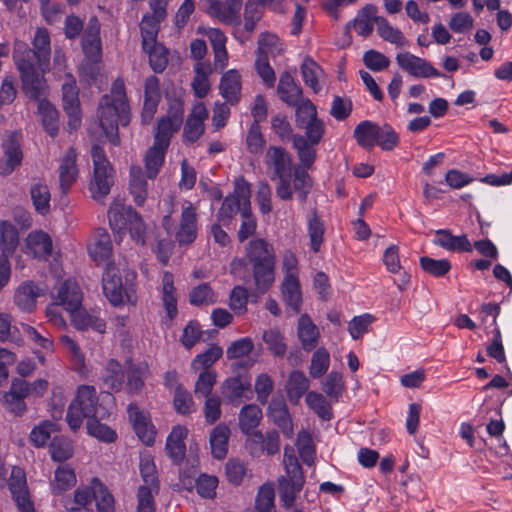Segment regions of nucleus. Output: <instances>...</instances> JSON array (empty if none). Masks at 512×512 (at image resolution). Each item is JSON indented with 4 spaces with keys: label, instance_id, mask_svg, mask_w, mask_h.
Masks as SVG:
<instances>
[{
    "label": "nucleus",
    "instance_id": "f257e3e1",
    "mask_svg": "<svg viewBox=\"0 0 512 512\" xmlns=\"http://www.w3.org/2000/svg\"><path fill=\"white\" fill-rule=\"evenodd\" d=\"M97 115L100 126L109 142L115 146L119 145L118 127L119 125L127 126L131 118L130 105L123 79L117 78L111 86L110 93L101 97Z\"/></svg>",
    "mask_w": 512,
    "mask_h": 512
},
{
    "label": "nucleus",
    "instance_id": "f03ea898",
    "mask_svg": "<svg viewBox=\"0 0 512 512\" xmlns=\"http://www.w3.org/2000/svg\"><path fill=\"white\" fill-rule=\"evenodd\" d=\"M264 162L272 181H277L276 194L285 201L292 199V157L280 146H270L266 150Z\"/></svg>",
    "mask_w": 512,
    "mask_h": 512
},
{
    "label": "nucleus",
    "instance_id": "7ed1b4c3",
    "mask_svg": "<svg viewBox=\"0 0 512 512\" xmlns=\"http://www.w3.org/2000/svg\"><path fill=\"white\" fill-rule=\"evenodd\" d=\"M108 410L98 402L96 389L93 386L83 385L78 388L75 399L71 402L66 415V421L73 431H77L83 422L96 418H107Z\"/></svg>",
    "mask_w": 512,
    "mask_h": 512
},
{
    "label": "nucleus",
    "instance_id": "20e7f679",
    "mask_svg": "<svg viewBox=\"0 0 512 512\" xmlns=\"http://www.w3.org/2000/svg\"><path fill=\"white\" fill-rule=\"evenodd\" d=\"M283 464L285 475L278 479V494L283 506L291 508L305 484V477L302 467L290 447L285 448Z\"/></svg>",
    "mask_w": 512,
    "mask_h": 512
},
{
    "label": "nucleus",
    "instance_id": "39448f33",
    "mask_svg": "<svg viewBox=\"0 0 512 512\" xmlns=\"http://www.w3.org/2000/svg\"><path fill=\"white\" fill-rule=\"evenodd\" d=\"M91 156L94 171L89 189L94 200L102 201L110 193L111 187L114 183L113 169L103 148L99 145L95 144L92 146Z\"/></svg>",
    "mask_w": 512,
    "mask_h": 512
},
{
    "label": "nucleus",
    "instance_id": "423d86ee",
    "mask_svg": "<svg viewBox=\"0 0 512 512\" xmlns=\"http://www.w3.org/2000/svg\"><path fill=\"white\" fill-rule=\"evenodd\" d=\"M33 48L19 45L14 51V61L24 60L27 63L36 64L42 70L50 68L51 46L50 35L46 28H38L32 41Z\"/></svg>",
    "mask_w": 512,
    "mask_h": 512
},
{
    "label": "nucleus",
    "instance_id": "0eeeda50",
    "mask_svg": "<svg viewBox=\"0 0 512 512\" xmlns=\"http://www.w3.org/2000/svg\"><path fill=\"white\" fill-rule=\"evenodd\" d=\"M20 74L21 89L25 96L32 101L46 99L48 85L44 77L49 69H41L36 64L27 63L24 60L15 62Z\"/></svg>",
    "mask_w": 512,
    "mask_h": 512
},
{
    "label": "nucleus",
    "instance_id": "6e6552de",
    "mask_svg": "<svg viewBox=\"0 0 512 512\" xmlns=\"http://www.w3.org/2000/svg\"><path fill=\"white\" fill-rule=\"evenodd\" d=\"M250 206V188L242 179L241 182H236L234 192L225 197L217 213V219L227 225L238 212L241 215L243 209Z\"/></svg>",
    "mask_w": 512,
    "mask_h": 512
},
{
    "label": "nucleus",
    "instance_id": "1a4fd4ad",
    "mask_svg": "<svg viewBox=\"0 0 512 512\" xmlns=\"http://www.w3.org/2000/svg\"><path fill=\"white\" fill-rule=\"evenodd\" d=\"M63 109L68 117V127L71 131L76 130L81 125V109L79 101V90L75 79L67 76V81L62 85Z\"/></svg>",
    "mask_w": 512,
    "mask_h": 512
},
{
    "label": "nucleus",
    "instance_id": "9d476101",
    "mask_svg": "<svg viewBox=\"0 0 512 512\" xmlns=\"http://www.w3.org/2000/svg\"><path fill=\"white\" fill-rule=\"evenodd\" d=\"M396 62L403 71L416 78L443 76L430 62L410 52L398 53Z\"/></svg>",
    "mask_w": 512,
    "mask_h": 512
},
{
    "label": "nucleus",
    "instance_id": "9b49d317",
    "mask_svg": "<svg viewBox=\"0 0 512 512\" xmlns=\"http://www.w3.org/2000/svg\"><path fill=\"white\" fill-rule=\"evenodd\" d=\"M26 397L27 385L24 383V379L15 378L12 380L10 390L3 393L0 401L7 412L16 417H21L27 410Z\"/></svg>",
    "mask_w": 512,
    "mask_h": 512
},
{
    "label": "nucleus",
    "instance_id": "f8f14e48",
    "mask_svg": "<svg viewBox=\"0 0 512 512\" xmlns=\"http://www.w3.org/2000/svg\"><path fill=\"white\" fill-rule=\"evenodd\" d=\"M267 416L281 429L284 436L287 438L293 436L292 419L283 395H275L272 397L268 405Z\"/></svg>",
    "mask_w": 512,
    "mask_h": 512
},
{
    "label": "nucleus",
    "instance_id": "ddd939ff",
    "mask_svg": "<svg viewBox=\"0 0 512 512\" xmlns=\"http://www.w3.org/2000/svg\"><path fill=\"white\" fill-rule=\"evenodd\" d=\"M197 213L195 207L188 203L183 208L179 226L175 229V240L179 245H189L197 238Z\"/></svg>",
    "mask_w": 512,
    "mask_h": 512
},
{
    "label": "nucleus",
    "instance_id": "4468645a",
    "mask_svg": "<svg viewBox=\"0 0 512 512\" xmlns=\"http://www.w3.org/2000/svg\"><path fill=\"white\" fill-rule=\"evenodd\" d=\"M102 287L105 296L113 305H119L123 302L124 287L119 270L114 263L106 264L102 276Z\"/></svg>",
    "mask_w": 512,
    "mask_h": 512
},
{
    "label": "nucleus",
    "instance_id": "2eb2a0df",
    "mask_svg": "<svg viewBox=\"0 0 512 512\" xmlns=\"http://www.w3.org/2000/svg\"><path fill=\"white\" fill-rule=\"evenodd\" d=\"M208 117V111L202 102L195 104L189 114L183 129L185 142L194 143L204 133V121Z\"/></svg>",
    "mask_w": 512,
    "mask_h": 512
},
{
    "label": "nucleus",
    "instance_id": "dca6fc26",
    "mask_svg": "<svg viewBox=\"0 0 512 512\" xmlns=\"http://www.w3.org/2000/svg\"><path fill=\"white\" fill-rule=\"evenodd\" d=\"M9 489L20 512H35L29 497L26 478L21 469H13Z\"/></svg>",
    "mask_w": 512,
    "mask_h": 512
},
{
    "label": "nucleus",
    "instance_id": "f3484780",
    "mask_svg": "<svg viewBox=\"0 0 512 512\" xmlns=\"http://www.w3.org/2000/svg\"><path fill=\"white\" fill-rule=\"evenodd\" d=\"M150 371L146 362L133 363L129 361L126 366L125 391L129 395H138L145 387V381L149 377Z\"/></svg>",
    "mask_w": 512,
    "mask_h": 512
},
{
    "label": "nucleus",
    "instance_id": "a211bd4d",
    "mask_svg": "<svg viewBox=\"0 0 512 512\" xmlns=\"http://www.w3.org/2000/svg\"><path fill=\"white\" fill-rule=\"evenodd\" d=\"M54 300L67 312H74L81 307L83 293L80 286L75 281L66 280L58 288Z\"/></svg>",
    "mask_w": 512,
    "mask_h": 512
},
{
    "label": "nucleus",
    "instance_id": "6ab92c4d",
    "mask_svg": "<svg viewBox=\"0 0 512 512\" xmlns=\"http://www.w3.org/2000/svg\"><path fill=\"white\" fill-rule=\"evenodd\" d=\"M77 153L70 147L61 160L59 166V186L63 194H66L75 183L79 170L76 165Z\"/></svg>",
    "mask_w": 512,
    "mask_h": 512
},
{
    "label": "nucleus",
    "instance_id": "aec40b11",
    "mask_svg": "<svg viewBox=\"0 0 512 512\" xmlns=\"http://www.w3.org/2000/svg\"><path fill=\"white\" fill-rule=\"evenodd\" d=\"M246 257L252 266L276 263V255L273 246L261 238L248 243L246 247Z\"/></svg>",
    "mask_w": 512,
    "mask_h": 512
},
{
    "label": "nucleus",
    "instance_id": "412c9836",
    "mask_svg": "<svg viewBox=\"0 0 512 512\" xmlns=\"http://www.w3.org/2000/svg\"><path fill=\"white\" fill-rule=\"evenodd\" d=\"M188 435V429L184 426L173 427L167 437L165 449L174 464L179 465L186 455V445L184 440Z\"/></svg>",
    "mask_w": 512,
    "mask_h": 512
},
{
    "label": "nucleus",
    "instance_id": "4be33fe9",
    "mask_svg": "<svg viewBox=\"0 0 512 512\" xmlns=\"http://www.w3.org/2000/svg\"><path fill=\"white\" fill-rule=\"evenodd\" d=\"M4 156L0 159V175L8 176L23 160V152L19 142L13 137L3 143Z\"/></svg>",
    "mask_w": 512,
    "mask_h": 512
},
{
    "label": "nucleus",
    "instance_id": "5701e85b",
    "mask_svg": "<svg viewBox=\"0 0 512 512\" xmlns=\"http://www.w3.org/2000/svg\"><path fill=\"white\" fill-rule=\"evenodd\" d=\"M90 257L99 265L109 263L113 253L112 241L109 233L105 229H97L94 241L88 248Z\"/></svg>",
    "mask_w": 512,
    "mask_h": 512
},
{
    "label": "nucleus",
    "instance_id": "b1692460",
    "mask_svg": "<svg viewBox=\"0 0 512 512\" xmlns=\"http://www.w3.org/2000/svg\"><path fill=\"white\" fill-rule=\"evenodd\" d=\"M297 336L305 351L310 352L317 347L320 332L309 315L302 314L300 316L297 325Z\"/></svg>",
    "mask_w": 512,
    "mask_h": 512
},
{
    "label": "nucleus",
    "instance_id": "393cba45",
    "mask_svg": "<svg viewBox=\"0 0 512 512\" xmlns=\"http://www.w3.org/2000/svg\"><path fill=\"white\" fill-rule=\"evenodd\" d=\"M30 197L35 211L43 216L50 212L51 193L43 178H34L30 186Z\"/></svg>",
    "mask_w": 512,
    "mask_h": 512
},
{
    "label": "nucleus",
    "instance_id": "a878e982",
    "mask_svg": "<svg viewBox=\"0 0 512 512\" xmlns=\"http://www.w3.org/2000/svg\"><path fill=\"white\" fill-rule=\"evenodd\" d=\"M202 2L205 12L223 23L231 24L238 19L240 7L232 6V2L226 1V4L219 0H202Z\"/></svg>",
    "mask_w": 512,
    "mask_h": 512
},
{
    "label": "nucleus",
    "instance_id": "bb28decb",
    "mask_svg": "<svg viewBox=\"0 0 512 512\" xmlns=\"http://www.w3.org/2000/svg\"><path fill=\"white\" fill-rule=\"evenodd\" d=\"M438 236L434 244L452 252H471L473 246L465 234L454 236L449 230L440 229L436 231Z\"/></svg>",
    "mask_w": 512,
    "mask_h": 512
},
{
    "label": "nucleus",
    "instance_id": "cd10ccee",
    "mask_svg": "<svg viewBox=\"0 0 512 512\" xmlns=\"http://www.w3.org/2000/svg\"><path fill=\"white\" fill-rule=\"evenodd\" d=\"M123 372L122 365L116 359H109L101 373V381L103 385L113 392H120L123 388Z\"/></svg>",
    "mask_w": 512,
    "mask_h": 512
},
{
    "label": "nucleus",
    "instance_id": "c85d7f7f",
    "mask_svg": "<svg viewBox=\"0 0 512 512\" xmlns=\"http://www.w3.org/2000/svg\"><path fill=\"white\" fill-rule=\"evenodd\" d=\"M162 301L167 317L175 319L178 314L176 288L173 274L169 271H165L162 277Z\"/></svg>",
    "mask_w": 512,
    "mask_h": 512
},
{
    "label": "nucleus",
    "instance_id": "c756f323",
    "mask_svg": "<svg viewBox=\"0 0 512 512\" xmlns=\"http://www.w3.org/2000/svg\"><path fill=\"white\" fill-rule=\"evenodd\" d=\"M277 92L287 105H297L302 96V89L298 86L292 75L285 71L281 74Z\"/></svg>",
    "mask_w": 512,
    "mask_h": 512
},
{
    "label": "nucleus",
    "instance_id": "7c9ffc66",
    "mask_svg": "<svg viewBox=\"0 0 512 512\" xmlns=\"http://www.w3.org/2000/svg\"><path fill=\"white\" fill-rule=\"evenodd\" d=\"M282 294L285 303L293 310L299 313L302 304V293L297 275H289L284 277L282 283Z\"/></svg>",
    "mask_w": 512,
    "mask_h": 512
},
{
    "label": "nucleus",
    "instance_id": "2f4dec72",
    "mask_svg": "<svg viewBox=\"0 0 512 512\" xmlns=\"http://www.w3.org/2000/svg\"><path fill=\"white\" fill-rule=\"evenodd\" d=\"M182 123L181 115H174L171 118H161L156 127L154 144L168 148L171 137Z\"/></svg>",
    "mask_w": 512,
    "mask_h": 512
},
{
    "label": "nucleus",
    "instance_id": "473e14b6",
    "mask_svg": "<svg viewBox=\"0 0 512 512\" xmlns=\"http://www.w3.org/2000/svg\"><path fill=\"white\" fill-rule=\"evenodd\" d=\"M38 113L44 130L51 137H56L59 131V112L47 99L38 103Z\"/></svg>",
    "mask_w": 512,
    "mask_h": 512
},
{
    "label": "nucleus",
    "instance_id": "72a5a7b5",
    "mask_svg": "<svg viewBox=\"0 0 512 512\" xmlns=\"http://www.w3.org/2000/svg\"><path fill=\"white\" fill-rule=\"evenodd\" d=\"M40 296V289L33 282H25L15 292V304L23 311L31 312Z\"/></svg>",
    "mask_w": 512,
    "mask_h": 512
},
{
    "label": "nucleus",
    "instance_id": "f704fd0d",
    "mask_svg": "<svg viewBox=\"0 0 512 512\" xmlns=\"http://www.w3.org/2000/svg\"><path fill=\"white\" fill-rule=\"evenodd\" d=\"M219 89L227 101L237 102L241 91V77L238 71L235 69L227 71L221 78Z\"/></svg>",
    "mask_w": 512,
    "mask_h": 512
},
{
    "label": "nucleus",
    "instance_id": "c9c22d12",
    "mask_svg": "<svg viewBox=\"0 0 512 512\" xmlns=\"http://www.w3.org/2000/svg\"><path fill=\"white\" fill-rule=\"evenodd\" d=\"M275 264H258L252 266V273L256 291L266 293L275 281Z\"/></svg>",
    "mask_w": 512,
    "mask_h": 512
},
{
    "label": "nucleus",
    "instance_id": "e433bc0d",
    "mask_svg": "<svg viewBox=\"0 0 512 512\" xmlns=\"http://www.w3.org/2000/svg\"><path fill=\"white\" fill-rule=\"evenodd\" d=\"M251 388L250 379L245 375L230 377L222 384V394L230 402L241 398Z\"/></svg>",
    "mask_w": 512,
    "mask_h": 512
},
{
    "label": "nucleus",
    "instance_id": "4c0bfd02",
    "mask_svg": "<svg viewBox=\"0 0 512 512\" xmlns=\"http://www.w3.org/2000/svg\"><path fill=\"white\" fill-rule=\"evenodd\" d=\"M229 428L224 424L217 425L210 434L212 455L216 459H224L228 452Z\"/></svg>",
    "mask_w": 512,
    "mask_h": 512
},
{
    "label": "nucleus",
    "instance_id": "58836bf2",
    "mask_svg": "<svg viewBox=\"0 0 512 512\" xmlns=\"http://www.w3.org/2000/svg\"><path fill=\"white\" fill-rule=\"evenodd\" d=\"M19 245V234L17 228L8 221L0 222V248L1 255L10 257L14 254Z\"/></svg>",
    "mask_w": 512,
    "mask_h": 512
},
{
    "label": "nucleus",
    "instance_id": "ea45409f",
    "mask_svg": "<svg viewBox=\"0 0 512 512\" xmlns=\"http://www.w3.org/2000/svg\"><path fill=\"white\" fill-rule=\"evenodd\" d=\"M130 193L138 206H142L147 198V181L140 166H132L130 169Z\"/></svg>",
    "mask_w": 512,
    "mask_h": 512
},
{
    "label": "nucleus",
    "instance_id": "a19ab883",
    "mask_svg": "<svg viewBox=\"0 0 512 512\" xmlns=\"http://www.w3.org/2000/svg\"><path fill=\"white\" fill-rule=\"evenodd\" d=\"M134 211L130 206L126 207L118 202L112 203L108 210V220L111 229L118 233L126 229L131 219L130 212Z\"/></svg>",
    "mask_w": 512,
    "mask_h": 512
},
{
    "label": "nucleus",
    "instance_id": "79ce46f5",
    "mask_svg": "<svg viewBox=\"0 0 512 512\" xmlns=\"http://www.w3.org/2000/svg\"><path fill=\"white\" fill-rule=\"evenodd\" d=\"M308 388L309 380L303 372L299 370L291 372L286 384L287 396L290 402L297 404Z\"/></svg>",
    "mask_w": 512,
    "mask_h": 512
},
{
    "label": "nucleus",
    "instance_id": "37998d69",
    "mask_svg": "<svg viewBox=\"0 0 512 512\" xmlns=\"http://www.w3.org/2000/svg\"><path fill=\"white\" fill-rule=\"evenodd\" d=\"M315 145L308 142L302 135H295L293 137V147L296 149L299 161L302 164L301 168L305 170L312 168L316 159Z\"/></svg>",
    "mask_w": 512,
    "mask_h": 512
},
{
    "label": "nucleus",
    "instance_id": "c03bdc74",
    "mask_svg": "<svg viewBox=\"0 0 512 512\" xmlns=\"http://www.w3.org/2000/svg\"><path fill=\"white\" fill-rule=\"evenodd\" d=\"M378 131V124L371 121H363L356 126L354 130V138L361 147L371 149L376 145V136Z\"/></svg>",
    "mask_w": 512,
    "mask_h": 512
},
{
    "label": "nucleus",
    "instance_id": "a18cd8bd",
    "mask_svg": "<svg viewBox=\"0 0 512 512\" xmlns=\"http://www.w3.org/2000/svg\"><path fill=\"white\" fill-rule=\"evenodd\" d=\"M263 417L261 408L256 404H247L239 413V427L243 433H250L255 429Z\"/></svg>",
    "mask_w": 512,
    "mask_h": 512
},
{
    "label": "nucleus",
    "instance_id": "49530a36",
    "mask_svg": "<svg viewBox=\"0 0 512 512\" xmlns=\"http://www.w3.org/2000/svg\"><path fill=\"white\" fill-rule=\"evenodd\" d=\"M93 485V496L96 501L98 512H115L114 497L107 487L98 478L91 480Z\"/></svg>",
    "mask_w": 512,
    "mask_h": 512
},
{
    "label": "nucleus",
    "instance_id": "de8ad7c7",
    "mask_svg": "<svg viewBox=\"0 0 512 512\" xmlns=\"http://www.w3.org/2000/svg\"><path fill=\"white\" fill-rule=\"evenodd\" d=\"M325 226L324 222L314 209L308 219V235L310 238V248L314 253L320 251L321 245L324 241Z\"/></svg>",
    "mask_w": 512,
    "mask_h": 512
},
{
    "label": "nucleus",
    "instance_id": "09e8293b",
    "mask_svg": "<svg viewBox=\"0 0 512 512\" xmlns=\"http://www.w3.org/2000/svg\"><path fill=\"white\" fill-rule=\"evenodd\" d=\"M69 313L71 314V320L75 328L79 330H85L91 327L99 333L105 332V322L95 316L88 314L85 310H82L81 307L74 312Z\"/></svg>",
    "mask_w": 512,
    "mask_h": 512
},
{
    "label": "nucleus",
    "instance_id": "8fccbe9b",
    "mask_svg": "<svg viewBox=\"0 0 512 512\" xmlns=\"http://www.w3.org/2000/svg\"><path fill=\"white\" fill-rule=\"evenodd\" d=\"M27 246L35 256H49L52 253V240L43 231H33L27 237Z\"/></svg>",
    "mask_w": 512,
    "mask_h": 512
},
{
    "label": "nucleus",
    "instance_id": "3c124183",
    "mask_svg": "<svg viewBox=\"0 0 512 512\" xmlns=\"http://www.w3.org/2000/svg\"><path fill=\"white\" fill-rule=\"evenodd\" d=\"M149 56V63L152 70L156 73L163 72L168 65L169 51L162 44L154 42L149 47L143 48Z\"/></svg>",
    "mask_w": 512,
    "mask_h": 512
},
{
    "label": "nucleus",
    "instance_id": "603ef678",
    "mask_svg": "<svg viewBox=\"0 0 512 512\" xmlns=\"http://www.w3.org/2000/svg\"><path fill=\"white\" fill-rule=\"evenodd\" d=\"M167 148L153 144L145 155V169L147 177L153 179L157 176L164 163L165 152Z\"/></svg>",
    "mask_w": 512,
    "mask_h": 512
},
{
    "label": "nucleus",
    "instance_id": "864d4df0",
    "mask_svg": "<svg viewBox=\"0 0 512 512\" xmlns=\"http://www.w3.org/2000/svg\"><path fill=\"white\" fill-rule=\"evenodd\" d=\"M93 496V485L80 487L75 490L73 500L66 502L65 507L68 512H91L86 509L88 504H91Z\"/></svg>",
    "mask_w": 512,
    "mask_h": 512
},
{
    "label": "nucleus",
    "instance_id": "5fc2aeb1",
    "mask_svg": "<svg viewBox=\"0 0 512 512\" xmlns=\"http://www.w3.org/2000/svg\"><path fill=\"white\" fill-rule=\"evenodd\" d=\"M283 51L284 44L275 34L262 33L260 35L257 50L258 56L268 59L269 55L275 57L280 55Z\"/></svg>",
    "mask_w": 512,
    "mask_h": 512
},
{
    "label": "nucleus",
    "instance_id": "6e6d98bb",
    "mask_svg": "<svg viewBox=\"0 0 512 512\" xmlns=\"http://www.w3.org/2000/svg\"><path fill=\"white\" fill-rule=\"evenodd\" d=\"M301 72L304 82L314 93L321 90L319 77L323 74L322 68L310 57H306L301 65Z\"/></svg>",
    "mask_w": 512,
    "mask_h": 512
},
{
    "label": "nucleus",
    "instance_id": "4d7b16f0",
    "mask_svg": "<svg viewBox=\"0 0 512 512\" xmlns=\"http://www.w3.org/2000/svg\"><path fill=\"white\" fill-rule=\"evenodd\" d=\"M58 430L59 426L57 423L44 420L32 429L29 435V441L37 448L43 447L51 438V434Z\"/></svg>",
    "mask_w": 512,
    "mask_h": 512
},
{
    "label": "nucleus",
    "instance_id": "13d9d810",
    "mask_svg": "<svg viewBox=\"0 0 512 512\" xmlns=\"http://www.w3.org/2000/svg\"><path fill=\"white\" fill-rule=\"evenodd\" d=\"M262 339L273 355L283 357L286 354L287 344L285 337L278 328L265 330Z\"/></svg>",
    "mask_w": 512,
    "mask_h": 512
},
{
    "label": "nucleus",
    "instance_id": "bf43d9fd",
    "mask_svg": "<svg viewBox=\"0 0 512 512\" xmlns=\"http://www.w3.org/2000/svg\"><path fill=\"white\" fill-rule=\"evenodd\" d=\"M293 176V188L297 193V197L300 202H305L307 196L312 188V178L308 174V172L301 167H296L294 171H292Z\"/></svg>",
    "mask_w": 512,
    "mask_h": 512
},
{
    "label": "nucleus",
    "instance_id": "052dcab7",
    "mask_svg": "<svg viewBox=\"0 0 512 512\" xmlns=\"http://www.w3.org/2000/svg\"><path fill=\"white\" fill-rule=\"evenodd\" d=\"M76 484V476L74 470L68 466H60L55 471V479L52 483V491L54 494H61L62 492L72 488Z\"/></svg>",
    "mask_w": 512,
    "mask_h": 512
},
{
    "label": "nucleus",
    "instance_id": "680f3d73",
    "mask_svg": "<svg viewBox=\"0 0 512 512\" xmlns=\"http://www.w3.org/2000/svg\"><path fill=\"white\" fill-rule=\"evenodd\" d=\"M163 19H158L156 16L145 15L140 23L142 47H149L150 44L157 42V35L159 32V23Z\"/></svg>",
    "mask_w": 512,
    "mask_h": 512
},
{
    "label": "nucleus",
    "instance_id": "e2e57ef3",
    "mask_svg": "<svg viewBox=\"0 0 512 512\" xmlns=\"http://www.w3.org/2000/svg\"><path fill=\"white\" fill-rule=\"evenodd\" d=\"M376 25L378 34L385 41L396 44L398 46H404L407 43L402 32L399 29L391 26L386 18H377Z\"/></svg>",
    "mask_w": 512,
    "mask_h": 512
},
{
    "label": "nucleus",
    "instance_id": "0e129e2a",
    "mask_svg": "<svg viewBox=\"0 0 512 512\" xmlns=\"http://www.w3.org/2000/svg\"><path fill=\"white\" fill-rule=\"evenodd\" d=\"M307 405L323 420H330L333 416L332 408L326 398L317 392H308L306 394Z\"/></svg>",
    "mask_w": 512,
    "mask_h": 512
},
{
    "label": "nucleus",
    "instance_id": "69168bd1",
    "mask_svg": "<svg viewBox=\"0 0 512 512\" xmlns=\"http://www.w3.org/2000/svg\"><path fill=\"white\" fill-rule=\"evenodd\" d=\"M223 350L218 345H212L204 353L197 355L192 361V369L198 371L209 370V368L222 357Z\"/></svg>",
    "mask_w": 512,
    "mask_h": 512
},
{
    "label": "nucleus",
    "instance_id": "338daca9",
    "mask_svg": "<svg viewBox=\"0 0 512 512\" xmlns=\"http://www.w3.org/2000/svg\"><path fill=\"white\" fill-rule=\"evenodd\" d=\"M104 418L93 417L87 420V431L89 435L99 439L100 441L111 443L114 442L117 435L116 432L106 424L100 421Z\"/></svg>",
    "mask_w": 512,
    "mask_h": 512
},
{
    "label": "nucleus",
    "instance_id": "774afa93",
    "mask_svg": "<svg viewBox=\"0 0 512 512\" xmlns=\"http://www.w3.org/2000/svg\"><path fill=\"white\" fill-rule=\"evenodd\" d=\"M324 393L333 401L337 402L345 390L342 375L338 372H330L322 383Z\"/></svg>",
    "mask_w": 512,
    "mask_h": 512
}]
</instances>
